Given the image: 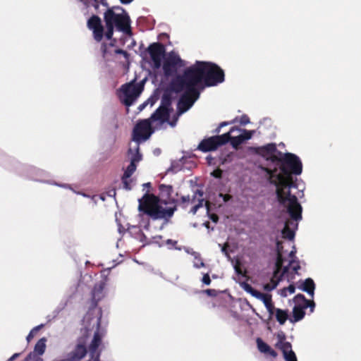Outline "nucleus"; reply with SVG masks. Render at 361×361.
<instances>
[{"instance_id": "nucleus-1", "label": "nucleus", "mask_w": 361, "mask_h": 361, "mask_svg": "<svg viewBox=\"0 0 361 361\" xmlns=\"http://www.w3.org/2000/svg\"><path fill=\"white\" fill-rule=\"evenodd\" d=\"M281 157H272V162L277 163L280 173H277L278 169H267L269 175V182L276 188V194L280 204L286 208L290 217L295 220L302 218V208L298 202L297 197L290 193V188H296V178L302 173V164L298 156L292 153L282 154Z\"/></svg>"}, {"instance_id": "nucleus-2", "label": "nucleus", "mask_w": 361, "mask_h": 361, "mask_svg": "<svg viewBox=\"0 0 361 361\" xmlns=\"http://www.w3.org/2000/svg\"><path fill=\"white\" fill-rule=\"evenodd\" d=\"M160 197L146 193L139 200L138 209L153 220L164 219L168 221L177 210L176 200L171 197L173 186L160 184Z\"/></svg>"}, {"instance_id": "nucleus-3", "label": "nucleus", "mask_w": 361, "mask_h": 361, "mask_svg": "<svg viewBox=\"0 0 361 361\" xmlns=\"http://www.w3.org/2000/svg\"><path fill=\"white\" fill-rule=\"evenodd\" d=\"M190 79V83L198 87L202 84L206 87L217 85L224 81V72L216 63L209 61H196L183 73Z\"/></svg>"}, {"instance_id": "nucleus-4", "label": "nucleus", "mask_w": 361, "mask_h": 361, "mask_svg": "<svg viewBox=\"0 0 361 361\" xmlns=\"http://www.w3.org/2000/svg\"><path fill=\"white\" fill-rule=\"evenodd\" d=\"M97 330L94 334L93 338L87 348V345L91 334V331L85 328L81 329L82 335L77 339L76 344L73 349L67 353L66 357L68 361H80L83 359L89 350L90 359L89 361H100L101 350L99 349L102 345V335L99 330L100 327L101 318L96 319Z\"/></svg>"}, {"instance_id": "nucleus-5", "label": "nucleus", "mask_w": 361, "mask_h": 361, "mask_svg": "<svg viewBox=\"0 0 361 361\" xmlns=\"http://www.w3.org/2000/svg\"><path fill=\"white\" fill-rule=\"evenodd\" d=\"M190 79L182 75H177L170 83V89L175 93H180L185 90L178 102V109L180 114H183L190 109L196 100L200 97L198 86L194 82L190 83Z\"/></svg>"}, {"instance_id": "nucleus-6", "label": "nucleus", "mask_w": 361, "mask_h": 361, "mask_svg": "<svg viewBox=\"0 0 361 361\" xmlns=\"http://www.w3.org/2000/svg\"><path fill=\"white\" fill-rule=\"evenodd\" d=\"M104 20L106 31L105 37L111 39L114 35V27L126 34H130V19L128 13H116L113 8H108L104 13Z\"/></svg>"}, {"instance_id": "nucleus-7", "label": "nucleus", "mask_w": 361, "mask_h": 361, "mask_svg": "<svg viewBox=\"0 0 361 361\" xmlns=\"http://www.w3.org/2000/svg\"><path fill=\"white\" fill-rule=\"evenodd\" d=\"M238 127H232L229 132L222 134L221 135H214L207 138L203 139L198 145L197 149L202 152H208L215 151L219 147L226 144L229 142L230 133L235 131H240Z\"/></svg>"}, {"instance_id": "nucleus-8", "label": "nucleus", "mask_w": 361, "mask_h": 361, "mask_svg": "<svg viewBox=\"0 0 361 361\" xmlns=\"http://www.w3.org/2000/svg\"><path fill=\"white\" fill-rule=\"evenodd\" d=\"M153 132L149 119L140 121L133 128V140L137 142L146 140L149 138Z\"/></svg>"}, {"instance_id": "nucleus-9", "label": "nucleus", "mask_w": 361, "mask_h": 361, "mask_svg": "<svg viewBox=\"0 0 361 361\" xmlns=\"http://www.w3.org/2000/svg\"><path fill=\"white\" fill-rule=\"evenodd\" d=\"M121 90L125 97L124 104L130 106L141 94L143 90V85L141 83H126L122 85Z\"/></svg>"}, {"instance_id": "nucleus-10", "label": "nucleus", "mask_w": 361, "mask_h": 361, "mask_svg": "<svg viewBox=\"0 0 361 361\" xmlns=\"http://www.w3.org/2000/svg\"><path fill=\"white\" fill-rule=\"evenodd\" d=\"M147 51L153 62L154 68H159L166 53L164 45L160 42H153L149 45Z\"/></svg>"}, {"instance_id": "nucleus-11", "label": "nucleus", "mask_w": 361, "mask_h": 361, "mask_svg": "<svg viewBox=\"0 0 361 361\" xmlns=\"http://www.w3.org/2000/svg\"><path fill=\"white\" fill-rule=\"evenodd\" d=\"M185 66V61L177 54H170L163 63V71L166 76H171L177 71L178 68Z\"/></svg>"}, {"instance_id": "nucleus-12", "label": "nucleus", "mask_w": 361, "mask_h": 361, "mask_svg": "<svg viewBox=\"0 0 361 361\" xmlns=\"http://www.w3.org/2000/svg\"><path fill=\"white\" fill-rule=\"evenodd\" d=\"M87 25L90 30H92L94 39L98 42H101L104 36V27L100 18L93 15L87 20Z\"/></svg>"}, {"instance_id": "nucleus-13", "label": "nucleus", "mask_w": 361, "mask_h": 361, "mask_svg": "<svg viewBox=\"0 0 361 361\" xmlns=\"http://www.w3.org/2000/svg\"><path fill=\"white\" fill-rule=\"evenodd\" d=\"M296 249L295 247L293 246V250L290 252L288 257L290 258V261L286 267H288V271L290 269L292 270L291 273V279H293L295 274H298V270L300 269V262L295 256Z\"/></svg>"}, {"instance_id": "nucleus-14", "label": "nucleus", "mask_w": 361, "mask_h": 361, "mask_svg": "<svg viewBox=\"0 0 361 361\" xmlns=\"http://www.w3.org/2000/svg\"><path fill=\"white\" fill-rule=\"evenodd\" d=\"M276 152L277 147L275 143H269L258 148V154L271 162L272 157H278L275 154Z\"/></svg>"}, {"instance_id": "nucleus-15", "label": "nucleus", "mask_w": 361, "mask_h": 361, "mask_svg": "<svg viewBox=\"0 0 361 361\" xmlns=\"http://www.w3.org/2000/svg\"><path fill=\"white\" fill-rule=\"evenodd\" d=\"M170 116V109L160 106L152 114L150 120L152 121H159L161 123L166 122Z\"/></svg>"}, {"instance_id": "nucleus-16", "label": "nucleus", "mask_w": 361, "mask_h": 361, "mask_svg": "<svg viewBox=\"0 0 361 361\" xmlns=\"http://www.w3.org/2000/svg\"><path fill=\"white\" fill-rule=\"evenodd\" d=\"M105 282L99 281L96 283L92 291V300L94 305H97L98 302L104 298V289L105 288Z\"/></svg>"}, {"instance_id": "nucleus-17", "label": "nucleus", "mask_w": 361, "mask_h": 361, "mask_svg": "<svg viewBox=\"0 0 361 361\" xmlns=\"http://www.w3.org/2000/svg\"><path fill=\"white\" fill-rule=\"evenodd\" d=\"M276 271V267L275 266V270L273 274V276L271 279V285L274 284V283H277L279 284V281L283 279V276H286L288 280L291 279V273L288 271V267H283L279 269V271L277 274H275Z\"/></svg>"}, {"instance_id": "nucleus-18", "label": "nucleus", "mask_w": 361, "mask_h": 361, "mask_svg": "<svg viewBox=\"0 0 361 361\" xmlns=\"http://www.w3.org/2000/svg\"><path fill=\"white\" fill-rule=\"evenodd\" d=\"M302 219V218L300 219V220ZM293 221H295L296 222L298 221V220H295V219H293L291 217H290V219H288L286 222H285V226H284V228H283L282 231H281V234H282V237L285 239H288V240H293L294 237H295V232L293 230H292L290 228V225H292L293 224ZM300 221V219H299Z\"/></svg>"}, {"instance_id": "nucleus-19", "label": "nucleus", "mask_w": 361, "mask_h": 361, "mask_svg": "<svg viewBox=\"0 0 361 361\" xmlns=\"http://www.w3.org/2000/svg\"><path fill=\"white\" fill-rule=\"evenodd\" d=\"M283 243L278 240L276 242V261L275 264L276 267V271L275 274H277L279 271V269L283 266L284 258L283 257Z\"/></svg>"}, {"instance_id": "nucleus-20", "label": "nucleus", "mask_w": 361, "mask_h": 361, "mask_svg": "<svg viewBox=\"0 0 361 361\" xmlns=\"http://www.w3.org/2000/svg\"><path fill=\"white\" fill-rule=\"evenodd\" d=\"M258 350L263 353L269 354L271 357H276L277 353L273 350L267 343L263 341L260 338H257L256 340Z\"/></svg>"}, {"instance_id": "nucleus-21", "label": "nucleus", "mask_w": 361, "mask_h": 361, "mask_svg": "<svg viewBox=\"0 0 361 361\" xmlns=\"http://www.w3.org/2000/svg\"><path fill=\"white\" fill-rule=\"evenodd\" d=\"M298 288L302 291L306 292L312 298H313L314 294L315 283L312 279L307 278L302 282V284L298 286Z\"/></svg>"}, {"instance_id": "nucleus-22", "label": "nucleus", "mask_w": 361, "mask_h": 361, "mask_svg": "<svg viewBox=\"0 0 361 361\" xmlns=\"http://www.w3.org/2000/svg\"><path fill=\"white\" fill-rule=\"evenodd\" d=\"M307 308V307L300 306H294L293 309V318L290 319V322L295 323L302 320L305 315V310Z\"/></svg>"}, {"instance_id": "nucleus-23", "label": "nucleus", "mask_w": 361, "mask_h": 361, "mask_svg": "<svg viewBox=\"0 0 361 361\" xmlns=\"http://www.w3.org/2000/svg\"><path fill=\"white\" fill-rule=\"evenodd\" d=\"M46 341L45 338H40L35 344L34 350L30 353H34L36 357H40L43 355L46 349Z\"/></svg>"}, {"instance_id": "nucleus-24", "label": "nucleus", "mask_w": 361, "mask_h": 361, "mask_svg": "<svg viewBox=\"0 0 361 361\" xmlns=\"http://www.w3.org/2000/svg\"><path fill=\"white\" fill-rule=\"evenodd\" d=\"M172 92H173L171 91L170 88L164 92L161 97L160 106H164L165 109H169L173 99Z\"/></svg>"}, {"instance_id": "nucleus-25", "label": "nucleus", "mask_w": 361, "mask_h": 361, "mask_svg": "<svg viewBox=\"0 0 361 361\" xmlns=\"http://www.w3.org/2000/svg\"><path fill=\"white\" fill-rule=\"evenodd\" d=\"M274 313L276 319L280 325H283L288 319V312L287 310H284L280 308H276Z\"/></svg>"}, {"instance_id": "nucleus-26", "label": "nucleus", "mask_w": 361, "mask_h": 361, "mask_svg": "<svg viewBox=\"0 0 361 361\" xmlns=\"http://www.w3.org/2000/svg\"><path fill=\"white\" fill-rule=\"evenodd\" d=\"M261 300L264 302L270 316L273 315L274 314V310L276 307L272 302L271 295L265 293L264 297L262 298Z\"/></svg>"}, {"instance_id": "nucleus-27", "label": "nucleus", "mask_w": 361, "mask_h": 361, "mask_svg": "<svg viewBox=\"0 0 361 361\" xmlns=\"http://www.w3.org/2000/svg\"><path fill=\"white\" fill-rule=\"evenodd\" d=\"M293 300L295 303V306H300V307H308V305H309V300H307L304 295L302 294H298L296 295L294 298H293Z\"/></svg>"}, {"instance_id": "nucleus-28", "label": "nucleus", "mask_w": 361, "mask_h": 361, "mask_svg": "<svg viewBox=\"0 0 361 361\" xmlns=\"http://www.w3.org/2000/svg\"><path fill=\"white\" fill-rule=\"evenodd\" d=\"M276 347L280 349L283 354H287L293 351L292 345L290 342H277L276 344Z\"/></svg>"}, {"instance_id": "nucleus-29", "label": "nucleus", "mask_w": 361, "mask_h": 361, "mask_svg": "<svg viewBox=\"0 0 361 361\" xmlns=\"http://www.w3.org/2000/svg\"><path fill=\"white\" fill-rule=\"evenodd\" d=\"M229 141L231 142V145L235 149H237L238 147L244 142L243 136H240V135L231 136V134Z\"/></svg>"}, {"instance_id": "nucleus-30", "label": "nucleus", "mask_w": 361, "mask_h": 361, "mask_svg": "<svg viewBox=\"0 0 361 361\" xmlns=\"http://www.w3.org/2000/svg\"><path fill=\"white\" fill-rule=\"evenodd\" d=\"M196 195H197L199 196V202L198 204H195L192 209H191V212H192L193 214H195L197 212V211L202 207V204H203V202H204V200L202 198L203 197V192L200 190H197L196 191Z\"/></svg>"}, {"instance_id": "nucleus-31", "label": "nucleus", "mask_w": 361, "mask_h": 361, "mask_svg": "<svg viewBox=\"0 0 361 361\" xmlns=\"http://www.w3.org/2000/svg\"><path fill=\"white\" fill-rule=\"evenodd\" d=\"M137 169V164H135L134 163H130V164L126 168V171H124L123 176L124 178H130L133 173Z\"/></svg>"}, {"instance_id": "nucleus-32", "label": "nucleus", "mask_w": 361, "mask_h": 361, "mask_svg": "<svg viewBox=\"0 0 361 361\" xmlns=\"http://www.w3.org/2000/svg\"><path fill=\"white\" fill-rule=\"evenodd\" d=\"M44 326L43 324L38 325L34 327L28 334L26 337L27 341L29 343L36 336L37 332Z\"/></svg>"}, {"instance_id": "nucleus-33", "label": "nucleus", "mask_w": 361, "mask_h": 361, "mask_svg": "<svg viewBox=\"0 0 361 361\" xmlns=\"http://www.w3.org/2000/svg\"><path fill=\"white\" fill-rule=\"evenodd\" d=\"M91 5L95 8V10L97 11L99 7V4H102L104 6L108 7L109 4L106 1V0H90Z\"/></svg>"}, {"instance_id": "nucleus-34", "label": "nucleus", "mask_w": 361, "mask_h": 361, "mask_svg": "<svg viewBox=\"0 0 361 361\" xmlns=\"http://www.w3.org/2000/svg\"><path fill=\"white\" fill-rule=\"evenodd\" d=\"M239 129L240 130L239 132L243 131V133L240 134V136H243L244 141L251 139L254 133L253 130H247L246 129L241 130L240 128Z\"/></svg>"}, {"instance_id": "nucleus-35", "label": "nucleus", "mask_w": 361, "mask_h": 361, "mask_svg": "<svg viewBox=\"0 0 361 361\" xmlns=\"http://www.w3.org/2000/svg\"><path fill=\"white\" fill-rule=\"evenodd\" d=\"M142 159V154L139 152V147L136 149V152L132 156L130 162L136 164Z\"/></svg>"}, {"instance_id": "nucleus-36", "label": "nucleus", "mask_w": 361, "mask_h": 361, "mask_svg": "<svg viewBox=\"0 0 361 361\" xmlns=\"http://www.w3.org/2000/svg\"><path fill=\"white\" fill-rule=\"evenodd\" d=\"M122 183L123 184V188L126 190H131V180H129V178H124L123 175L121 177Z\"/></svg>"}, {"instance_id": "nucleus-37", "label": "nucleus", "mask_w": 361, "mask_h": 361, "mask_svg": "<svg viewBox=\"0 0 361 361\" xmlns=\"http://www.w3.org/2000/svg\"><path fill=\"white\" fill-rule=\"evenodd\" d=\"M283 357L286 361H297V357L293 351H290V353L283 355Z\"/></svg>"}, {"instance_id": "nucleus-38", "label": "nucleus", "mask_w": 361, "mask_h": 361, "mask_svg": "<svg viewBox=\"0 0 361 361\" xmlns=\"http://www.w3.org/2000/svg\"><path fill=\"white\" fill-rule=\"evenodd\" d=\"M197 195L195 194L192 200H190L189 195L182 196L180 197V202H181L182 204L188 203L190 201L193 203L195 202V200Z\"/></svg>"}, {"instance_id": "nucleus-39", "label": "nucleus", "mask_w": 361, "mask_h": 361, "mask_svg": "<svg viewBox=\"0 0 361 361\" xmlns=\"http://www.w3.org/2000/svg\"><path fill=\"white\" fill-rule=\"evenodd\" d=\"M252 296L255 297L256 298L261 300L262 297H264V295L265 293H261L258 291L257 290H255V288L252 290L250 293Z\"/></svg>"}, {"instance_id": "nucleus-40", "label": "nucleus", "mask_w": 361, "mask_h": 361, "mask_svg": "<svg viewBox=\"0 0 361 361\" xmlns=\"http://www.w3.org/2000/svg\"><path fill=\"white\" fill-rule=\"evenodd\" d=\"M114 53L116 54H122L126 59H128L129 57V54L126 51L121 49H115Z\"/></svg>"}, {"instance_id": "nucleus-41", "label": "nucleus", "mask_w": 361, "mask_h": 361, "mask_svg": "<svg viewBox=\"0 0 361 361\" xmlns=\"http://www.w3.org/2000/svg\"><path fill=\"white\" fill-rule=\"evenodd\" d=\"M235 122V120L231 121V122H226L224 121L219 124V126L215 130V133H219L220 132V129L226 126H228L229 124L233 123Z\"/></svg>"}, {"instance_id": "nucleus-42", "label": "nucleus", "mask_w": 361, "mask_h": 361, "mask_svg": "<svg viewBox=\"0 0 361 361\" xmlns=\"http://www.w3.org/2000/svg\"><path fill=\"white\" fill-rule=\"evenodd\" d=\"M212 176L216 178H221L222 171L220 169H217L212 173Z\"/></svg>"}, {"instance_id": "nucleus-43", "label": "nucleus", "mask_w": 361, "mask_h": 361, "mask_svg": "<svg viewBox=\"0 0 361 361\" xmlns=\"http://www.w3.org/2000/svg\"><path fill=\"white\" fill-rule=\"evenodd\" d=\"M202 281L205 285H209L211 283V279H210L209 274H204Z\"/></svg>"}, {"instance_id": "nucleus-44", "label": "nucleus", "mask_w": 361, "mask_h": 361, "mask_svg": "<svg viewBox=\"0 0 361 361\" xmlns=\"http://www.w3.org/2000/svg\"><path fill=\"white\" fill-rule=\"evenodd\" d=\"M240 122L242 125H246L250 123V118L247 115H243L240 117Z\"/></svg>"}, {"instance_id": "nucleus-45", "label": "nucleus", "mask_w": 361, "mask_h": 361, "mask_svg": "<svg viewBox=\"0 0 361 361\" xmlns=\"http://www.w3.org/2000/svg\"><path fill=\"white\" fill-rule=\"evenodd\" d=\"M229 247L228 243H226L221 246V252L226 256H228V247Z\"/></svg>"}, {"instance_id": "nucleus-46", "label": "nucleus", "mask_w": 361, "mask_h": 361, "mask_svg": "<svg viewBox=\"0 0 361 361\" xmlns=\"http://www.w3.org/2000/svg\"><path fill=\"white\" fill-rule=\"evenodd\" d=\"M205 293L208 295L209 296H216V290L214 289H207L204 290Z\"/></svg>"}, {"instance_id": "nucleus-47", "label": "nucleus", "mask_w": 361, "mask_h": 361, "mask_svg": "<svg viewBox=\"0 0 361 361\" xmlns=\"http://www.w3.org/2000/svg\"><path fill=\"white\" fill-rule=\"evenodd\" d=\"M276 286H277V283H274V284H273V285L266 284L264 286V289L267 290H271L276 288Z\"/></svg>"}, {"instance_id": "nucleus-48", "label": "nucleus", "mask_w": 361, "mask_h": 361, "mask_svg": "<svg viewBox=\"0 0 361 361\" xmlns=\"http://www.w3.org/2000/svg\"><path fill=\"white\" fill-rule=\"evenodd\" d=\"M278 342H286V336L283 333L278 334Z\"/></svg>"}, {"instance_id": "nucleus-49", "label": "nucleus", "mask_w": 361, "mask_h": 361, "mask_svg": "<svg viewBox=\"0 0 361 361\" xmlns=\"http://www.w3.org/2000/svg\"><path fill=\"white\" fill-rule=\"evenodd\" d=\"M111 8H113V11L116 10V11H121V13H127L126 11H125V9L123 7L119 6H114Z\"/></svg>"}, {"instance_id": "nucleus-50", "label": "nucleus", "mask_w": 361, "mask_h": 361, "mask_svg": "<svg viewBox=\"0 0 361 361\" xmlns=\"http://www.w3.org/2000/svg\"><path fill=\"white\" fill-rule=\"evenodd\" d=\"M220 196L223 197V200L225 202L229 201L232 198V196L228 194H226V195L221 194Z\"/></svg>"}, {"instance_id": "nucleus-51", "label": "nucleus", "mask_w": 361, "mask_h": 361, "mask_svg": "<svg viewBox=\"0 0 361 361\" xmlns=\"http://www.w3.org/2000/svg\"><path fill=\"white\" fill-rule=\"evenodd\" d=\"M20 355V353H14L11 357H9L6 361H13L18 357H19Z\"/></svg>"}, {"instance_id": "nucleus-52", "label": "nucleus", "mask_w": 361, "mask_h": 361, "mask_svg": "<svg viewBox=\"0 0 361 361\" xmlns=\"http://www.w3.org/2000/svg\"><path fill=\"white\" fill-rule=\"evenodd\" d=\"M287 289L290 294L294 293L295 291V287L293 284L289 285Z\"/></svg>"}, {"instance_id": "nucleus-53", "label": "nucleus", "mask_w": 361, "mask_h": 361, "mask_svg": "<svg viewBox=\"0 0 361 361\" xmlns=\"http://www.w3.org/2000/svg\"><path fill=\"white\" fill-rule=\"evenodd\" d=\"M308 307L310 308V312H312L314 311V308L315 307V303L313 300H309Z\"/></svg>"}, {"instance_id": "nucleus-54", "label": "nucleus", "mask_w": 361, "mask_h": 361, "mask_svg": "<svg viewBox=\"0 0 361 361\" xmlns=\"http://www.w3.org/2000/svg\"><path fill=\"white\" fill-rule=\"evenodd\" d=\"M244 288L249 293H251L252 290L254 289L250 285L247 283L245 285Z\"/></svg>"}, {"instance_id": "nucleus-55", "label": "nucleus", "mask_w": 361, "mask_h": 361, "mask_svg": "<svg viewBox=\"0 0 361 361\" xmlns=\"http://www.w3.org/2000/svg\"><path fill=\"white\" fill-rule=\"evenodd\" d=\"M102 52H103V56L106 57V44L105 43H103L102 44Z\"/></svg>"}, {"instance_id": "nucleus-56", "label": "nucleus", "mask_w": 361, "mask_h": 361, "mask_svg": "<svg viewBox=\"0 0 361 361\" xmlns=\"http://www.w3.org/2000/svg\"><path fill=\"white\" fill-rule=\"evenodd\" d=\"M166 244H167V245H172V246H175V245L177 244V241H176V240H171V239H168V240H166Z\"/></svg>"}, {"instance_id": "nucleus-57", "label": "nucleus", "mask_w": 361, "mask_h": 361, "mask_svg": "<svg viewBox=\"0 0 361 361\" xmlns=\"http://www.w3.org/2000/svg\"><path fill=\"white\" fill-rule=\"evenodd\" d=\"M211 219H212L213 221H214V222H217V221H218L219 218H218L217 215H216V214H212V215L211 216Z\"/></svg>"}, {"instance_id": "nucleus-58", "label": "nucleus", "mask_w": 361, "mask_h": 361, "mask_svg": "<svg viewBox=\"0 0 361 361\" xmlns=\"http://www.w3.org/2000/svg\"><path fill=\"white\" fill-rule=\"evenodd\" d=\"M123 4H128L131 3L133 0H119Z\"/></svg>"}, {"instance_id": "nucleus-59", "label": "nucleus", "mask_w": 361, "mask_h": 361, "mask_svg": "<svg viewBox=\"0 0 361 361\" xmlns=\"http://www.w3.org/2000/svg\"><path fill=\"white\" fill-rule=\"evenodd\" d=\"M147 105V102L142 103L140 106V110H142Z\"/></svg>"}, {"instance_id": "nucleus-60", "label": "nucleus", "mask_w": 361, "mask_h": 361, "mask_svg": "<svg viewBox=\"0 0 361 361\" xmlns=\"http://www.w3.org/2000/svg\"><path fill=\"white\" fill-rule=\"evenodd\" d=\"M235 271L238 274H242V271H241V269L239 267H235Z\"/></svg>"}, {"instance_id": "nucleus-61", "label": "nucleus", "mask_w": 361, "mask_h": 361, "mask_svg": "<svg viewBox=\"0 0 361 361\" xmlns=\"http://www.w3.org/2000/svg\"><path fill=\"white\" fill-rule=\"evenodd\" d=\"M170 125H171V126H174V125H175V123L171 122V123H170Z\"/></svg>"}, {"instance_id": "nucleus-62", "label": "nucleus", "mask_w": 361, "mask_h": 361, "mask_svg": "<svg viewBox=\"0 0 361 361\" xmlns=\"http://www.w3.org/2000/svg\"><path fill=\"white\" fill-rule=\"evenodd\" d=\"M204 264L203 262L201 263V266L203 267Z\"/></svg>"}]
</instances>
